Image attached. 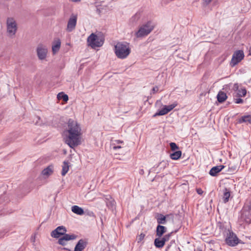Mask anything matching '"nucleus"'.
Here are the masks:
<instances>
[{
  "instance_id": "obj_1",
  "label": "nucleus",
  "mask_w": 251,
  "mask_h": 251,
  "mask_svg": "<svg viewBox=\"0 0 251 251\" xmlns=\"http://www.w3.org/2000/svg\"><path fill=\"white\" fill-rule=\"evenodd\" d=\"M81 129L76 121L70 119L67 122V127L63 132L65 143L71 148L80 144V136Z\"/></svg>"
},
{
  "instance_id": "obj_2",
  "label": "nucleus",
  "mask_w": 251,
  "mask_h": 251,
  "mask_svg": "<svg viewBox=\"0 0 251 251\" xmlns=\"http://www.w3.org/2000/svg\"><path fill=\"white\" fill-rule=\"evenodd\" d=\"M115 53L118 58H126L130 53L129 44L126 42H118L115 46Z\"/></svg>"
},
{
  "instance_id": "obj_3",
  "label": "nucleus",
  "mask_w": 251,
  "mask_h": 251,
  "mask_svg": "<svg viewBox=\"0 0 251 251\" xmlns=\"http://www.w3.org/2000/svg\"><path fill=\"white\" fill-rule=\"evenodd\" d=\"M88 45L92 49L101 47L104 41V38L102 35L98 36L94 33H91L87 38Z\"/></svg>"
},
{
  "instance_id": "obj_4",
  "label": "nucleus",
  "mask_w": 251,
  "mask_h": 251,
  "mask_svg": "<svg viewBox=\"0 0 251 251\" xmlns=\"http://www.w3.org/2000/svg\"><path fill=\"white\" fill-rule=\"evenodd\" d=\"M153 27L151 22H148L139 28V30L135 33V35L137 38L147 36L153 30Z\"/></svg>"
},
{
  "instance_id": "obj_5",
  "label": "nucleus",
  "mask_w": 251,
  "mask_h": 251,
  "mask_svg": "<svg viewBox=\"0 0 251 251\" xmlns=\"http://www.w3.org/2000/svg\"><path fill=\"white\" fill-rule=\"evenodd\" d=\"M241 218L247 223H251V202L245 204L242 210Z\"/></svg>"
},
{
  "instance_id": "obj_6",
  "label": "nucleus",
  "mask_w": 251,
  "mask_h": 251,
  "mask_svg": "<svg viewBox=\"0 0 251 251\" xmlns=\"http://www.w3.org/2000/svg\"><path fill=\"white\" fill-rule=\"evenodd\" d=\"M17 24L12 18H8L7 19V31L10 36L14 35L17 31Z\"/></svg>"
},
{
  "instance_id": "obj_7",
  "label": "nucleus",
  "mask_w": 251,
  "mask_h": 251,
  "mask_svg": "<svg viewBox=\"0 0 251 251\" xmlns=\"http://www.w3.org/2000/svg\"><path fill=\"white\" fill-rule=\"evenodd\" d=\"M176 106V104H172L169 105H165L161 110L153 115V117H155L157 116L164 115L171 111Z\"/></svg>"
},
{
  "instance_id": "obj_8",
  "label": "nucleus",
  "mask_w": 251,
  "mask_h": 251,
  "mask_svg": "<svg viewBox=\"0 0 251 251\" xmlns=\"http://www.w3.org/2000/svg\"><path fill=\"white\" fill-rule=\"evenodd\" d=\"M226 243L230 246H235V234L232 231L228 230L226 233Z\"/></svg>"
},
{
  "instance_id": "obj_9",
  "label": "nucleus",
  "mask_w": 251,
  "mask_h": 251,
  "mask_svg": "<svg viewBox=\"0 0 251 251\" xmlns=\"http://www.w3.org/2000/svg\"><path fill=\"white\" fill-rule=\"evenodd\" d=\"M62 236L58 240V243L62 246H65L66 245V241L75 240L77 237V236L75 234L70 235L65 233L62 235Z\"/></svg>"
},
{
  "instance_id": "obj_10",
  "label": "nucleus",
  "mask_w": 251,
  "mask_h": 251,
  "mask_svg": "<svg viewBox=\"0 0 251 251\" xmlns=\"http://www.w3.org/2000/svg\"><path fill=\"white\" fill-rule=\"evenodd\" d=\"M67 229L63 226H59L51 232V236L55 238H58L64 233H66Z\"/></svg>"
},
{
  "instance_id": "obj_11",
  "label": "nucleus",
  "mask_w": 251,
  "mask_h": 251,
  "mask_svg": "<svg viewBox=\"0 0 251 251\" xmlns=\"http://www.w3.org/2000/svg\"><path fill=\"white\" fill-rule=\"evenodd\" d=\"M77 21V16L76 15H72L67 24V30L68 32L72 31L75 27Z\"/></svg>"
},
{
  "instance_id": "obj_12",
  "label": "nucleus",
  "mask_w": 251,
  "mask_h": 251,
  "mask_svg": "<svg viewBox=\"0 0 251 251\" xmlns=\"http://www.w3.org/2000/svg\"><path fill=\"white\" fill-rule=\"evenodd\" d=\"M47 49L42 45H39L37 48V53L39 59L43 60L47 56Z\"/></svg>"
},
{
  "instance_id": "obj_13",
  "label": "nucleus",
  "mask_w": 251,
  "mask_h": 251,
  "mask_svg": "<svg viewBox=\"0 0 251 251\" xmlns=\"http://www.w3.org/2000/svg\"><path fill=\"white\" fill-rule=\"evenodd\" d=\"M88 245V242L86 239H80L76 243L74 251H82Z\"/></svg>"
},
{
  "instance_id": "obj_14",
  "label": "nucleus",
  "mask_w": 251,
  "mask_h": 251,
  "mask_svg": "<svg viewBox=\"0 0 251 251\" xmlns=\"http://www.w3.org/2000/svg\"><path fill=\"white\" fill-rule=\"evenodd\" d=\"M225 166L219 165L212 167L209 171V175L211 176H215L221 172L224 168Z\"/></svg>"
},
{
  "instance_id": "obj_15",
  "label": "nucleus",
  "mask_w": 251,
  "mask_h": 251,
  "mask_svg": "<svg viewBox=\"0 0 251 251\" xmlns=\"http://www.w3.org/2000/svg\"><path fill=\"white\" fill-rule=\"evenodd\" d=\"M167 231V228L161 225H158L156 228V235L161 237Z\"/></svg>"
},
{
  "instance_id": "obj_16",
  "label": "nucleus",
  "mask_w": 251,
  "mask_h": 251,
  "mask_svg": "<svg viewBox=\"0 0 251 251\" xmlns=\"http://www.w3.org/2000/svg\"><path fill=\"white\" fill-rule=\"evenodd\" d=\"M155 218L157 220L158 225L165 224L167 222L166 216H164L162 214L156 213Z\"/></svg>"
},
{
  "instance_id": "obj_17",
  "label": "nucleus",
  "mask_w": 251,
  "mask_h": 251,
  "mask_svg": "<svg viewBox=\"0 0 251 251\" xmlns=\"http://www.w3.org/2000/svg\"><path fill=\"white\" fill-rule=\"evenodd\" d=\"M231 192L229 189L225 188L223 190V200L224 203H226L230 197Z\"/></svg>"
},
{
  "instance_id": "obj_18",
  "label": "nucleus",
  "mask_w": 251,
  "mask_h": 251,
  "mask_svg": "<svg viewBox=\"0 0 251 251\" xmlns=\"http://www.w3.org/2000/svg\"><path fill=\"white\" fill-rule=\"evenodd\" d=\"M227 98L226 93L224 92L220 91L217 96V101L219 103H223Z\"/></svg>"
},
{
  "instance_id": "obj_19",
  "label": "nucleus",
  "mask_w": 251,
  "mask_h": 251,
  "mask_svg": "<svg viewBox=\"0 0 251 251\" xmlns=\"http://www.w3.org/2000/svg\"><path fill=\"white\" fill-rule=\"evenodd\" d=\"M53 166L52 165H49L46 168L44 169L42 172V174L43 176H49L51 175L53 173Z\"/></svg>"
},
{
  "instance_id": "obj_20",
  "label": "nucleus",
  "mask_w": 251,
  "mask_h": 251,
  "mask_svg": "<svg viewBox=\"0 0 251 251\" xmlns=\"http://www.w3.org/2000/svg\"><path fill=\"white\" fill-rule=\"evenodd\" d=\"M60 45L61 41L59 39H58L53 42V45L52 46V50L53 54H55L59 50L60 48Z\"/></svg>"
},
{
  "instance_id": "obj_21",
  "label": "nucleus",
  "mask_w": 251,
  "mask_h": 251,
  "mask_svg": "<svg viewBox=\"0 0 251 251\" xmlns=\"http://www.w3.org/2000/svg\"><path fill=\"white\" fill-rule=\"evenodd\" d=\"M72 211L74 213L79 215H82L84 213L83 209L77 205L73 206L72 207Z\"/></svg>"
},
{
  "instance_id": "obj_22",
  "label": "nucleus",
  "mask_w": 251,
  "mask_h": 251,
  "mask_svg": "<svg viewBox=\"0 0 251 251\" xmlns=\"http://www.w3.org/2000/svg\"><path fill=\"white\" fill-rule=\"evenodd\" d=\"M181 155L182 151H176L171 153L170 156L173 160H177L181 157Z\"/></svg>"
},
{
  "instance_id": "obj_23",
  "label": "nucleus",
  "mask_w": 251,
  "mask_h": 251,
  "mask_svg": "<svg viewBox=\"0 0 251 251\" xmlns=\"http://www.w3.org/2000/svg\"><path fill=\"white\" fill-rule=\"evenodd\" d=\"M154 245L157 248H162L165 245L164 242L163 241L162 238L160 237L155 238L154 241Z\"/></svg>"
},
{
  "instance_id": "obj_24",
  "label": "nucleus",
  "mask_w": 251,
  "mask_h": 251,
  "mask_svg": "<svg viewBox=\"0 0 251 251\" xmlns=\"http://www.w3.org/2000/svg\"><path fill=\"white\" fill-rule=\"evenodd\" d=\"M69 168V162L68 161H64L62 165V170L61 172V175L64 176L68 172Z\"/></svg>"
},
{
  "instance_id": "obj_25",
  "label": "nucleus",
  "mask_w": 251,
  "mask_h": 251,
  "mask_svg": "<svg viewBox=\"0 0 251 251\" xmlns=\"http://www.w3.org/2000/svg\"><path fill=\"white\" fill-rule=\"evenodd\" d=\"M238 122L239 123H245L251 124V116L247 115L243 116L239 119Z\"/></svg>"
},
{
  "instance_id": "obj_26",
  "label": "nucleus",
  "mask_w": 251,
  "mask_h": 251,
  "mask_svg": "<svg viewBox=\"0 0 251 251\" xmlns=\"http://www.w3.org/2000/svg\"><path fill=\"white\" fill-rule=\"evenodd\" d=\"M244 57V54L242 50L236 51V64L240 62Z\"/></svg>"
},
{
  "instance_id": "obj_27",
  "label": "nucleus",
  "mask_w": 251,
  "mask_h": 251,
  "mask_svg": "<svg viewBox=\"0 0 251 251\" xmlns=\"http://www.w3.org/2000/svg\"><path fill=\"white\" fill-rule=\"evenodd\" d=\"M58 100H62L64 101L67 102L69 100L68 96L63 92L59 93L57 95Z\"/></svg>"
},
{
  "instance_id": "obj_28",
  "label": "nucleus",
  "mask_w": 251,
  "mask_h": 251,
  "mask_svg": "<svg viewBox=\"0 0 251 251\" xmlns=\"http://www.w3.org/2000/svg\"><path fill=\"white\" fill-rule=\"evenodd\" d=\"M247 94L246 88H241L237 90V95L239 97H245Z\"/></svg>"
},
{
  "instance_id": "obj_29",
  "label": "nucleus",
  "mask_w": 251,
  "mask_h": 251,
  "mask_svg": "<svg viewBox=\"0 0 251 251\" xmlns=\"http://www.w3.org/2000/svg\"><path fill=\"white\" fill-rule=\"evenodd\" d=\"M170 147L172 151H176L179 149V147L176 145V143L171 142L170 143Z\"/></svg>"
},
{
  "instance_id": "obj_30",
  "label": "nucleus",
  "mask_w": 251,
  "mask_h": 251,
  "mask_svg": "<svg viewBox=\"0 0 251 251\" xmlns=\"http://www.w3.org/2000/svg\"><path fill=\"white\" fill-rule=\"evenodd\" d=\"M172 233L173 232L169 234H166L162 238H161L165 244L166 242L170 240V238L172 235Z\"/></svg>"
},
{
  "instance_id": "obj_31",
  "label": "nucleus",
  "mask_w": 251,
  "mask_h": 251,
  "mask_svg": "<svg viewBox=\"0 0 251 251\" xmlns=\"http://www.w3.org/2000/svg\"><path fill=\"white\" fill-rule=\"evenodd\" d=\"M230 64L232 67H234L235 66V51H234L233 53L231 61L230 62Z\"/></svg>"
},
{
  "instance_id": "obj_32",
  "label": "nucleus",
  "mask_w": 251,
  "mask_h": 251,
  "mask_svg": "<svg viewBox=\"0 0 251 251\" xmlns=\"http://www.w3.org/2000/svg\"><path fill=\"white\" fill-rule=\"evenodd\" d=\"M145 234L144 233H141L137 237V240L138 243L141 242L144 238Z\"/></svg>"
},
{
  "instance_id": "obj_33",
  "label": "nucleus",
  "mask_w": 251,
  "mask_h": 251,
  "mask_svg": "<svg viewBox=\"0 0 251 251\" xmlns=\"http://www.w3.org/2000/svg\"><path fill=\"white\" fill-rule=\"evenodd\" d=\"M158 91V88L157 86H155L153 87L152 89V93L155 94L156 92H157Z\"/></svg>"
},
{
  "instance_id": "obj_34",
  "label": "nucleus",
  "mask_w": 251,
  "mask_h": 251,
  "mask_svg": "<svg viewBox=\"0 0 251 251\" xmlns=\"http://www.w3.org/2000/svg\"><path fill=\"white\" fill-rule=\"evenodd\" d=\"M243 101V100L241 98L236 99V103H242Z\"/></svg>"
},
{
  "instance_id": "obj_35",
  "label": "nucleus",
  "mask_w": 251,
  "mask_h": 251,
  "mask_svg": "<svg viewBox=\"0 0 251 251\" xmlns=\"http://www.w3.org/2000/svg\"><path fill=\"white\" fill-rule=\"evenodd\" d=\"M197 192L199 195H201L203 193V191L201 188L197 189Z\"/></svg>"
},
{
  "instance_id": "obj_36",
  "label": "nucleus",
  "mask_w": 251,
  "mask_h": 251,
  "mask_svg": "<svg viewBox=\"0 0 251 251\" xmlns=\"http://www.w3.org/2000/svg\"><path fill=\"white\" fill-rule=\"evenodd\" d=\"M212 0H203L206 5L208 4Z\"/></svg>"
},
{
  "instance_id": "obj_37",
  "label": "nucleus",
  "mask_w": 251,
  "mask_h": 251,
  "mask_svg": "<svg viewBox=\"0 0 251 251\" xmlns=\"http://www.w3.org/2000/svg\"><path fill=\"white\" fill-rule=\"evenodd\" d=\"M167 164H168L165 161H162L159 163V165H162L164 167H165Z\"/></svg>"
},
{
  "instance_id": "obj_38",
  "label": "nucleus",
  "mask_w": 251,
  "mask_h": 251,
  "mask_svg": "<svg viewBox=\"0 0 251 251\" xmlns=\"http://www.w3.org/2000/svg\"><path fill=\"white\" fill-rule=\"evenodd\" d=\"M88 215L90 216H91V217H95V214L94 213V212H90L88 214Z\"/></svg>"
},
{
  "instance_id": "obj_39",
  "label": "nucleus",
  "mask_w": 251,
  "mask_h": 251,
  "mask_svg": "<svg viewBox=\"0 0 251 251\" xmlns=\"http://www.w3.org/2000/svg\"><path fill=\"white\" fill-rule=\"evenodd\" d=\"M122 147L121 146H114L113 147V149L114 150H116L117 149H121Z\"/></svg>"
},
{
  "instance_id": "obj_40",
  "label": "nucleus",
  "mask_w": 251,
  "mask_h": 251,
  "mask_svg": "<svg viewBox=\"0 0 251 251\" xmlns=\"http://www.w3.org/2000/svg\"><path fill=\"white\" fill-rule=\"evenodd\" d=\"M117 144L122 143H123V141L120 140H117L115 141Z\"/></svg>"
},
{
  "instance_id": "obj_41",
  "label": "nucleus",
  "mask_w": 251,
  "mask_h": 251,
  "mask_svg": "<svg viewBox=\"0 0 251 251\" xmlns=\"http://www.w3.org/2000/svg\"><path fill=\"white\" fill-rule=\"evenodd\" d=\"M236 245H237L238 243H240V242H239V239H238V238H237V237H236Z\"/></svg>"
},
{
  "instance_id": "obj_42",
  "label": "nucleus",
  "mask_w": 251,
  "mask_h": 251,
  "mask_svg": "<svg viewBox=\"0 0 251 251\" xmlns=\"http://www.w3.org/2000/svg\"><path fill=\"white\" fill-rule=\"evenodd\" d=\"M73 2H77L80 1V0H71Z\"/></svg>"
},
{
  "instance_id": "obj_43",
  "label": "nucleus",
  "mask_w": 251,
  "mask_h": 251,
  "mask_svg": "<svg viewBox=\"0 0 251 251\" xmlns=\"http://www.w3.org/2000/svg\"><path fill=\"white\" fill-rule=\"evenodd\" d=\"M31 240H32V242H34V241H35V237H34V238H33V239H32H32H31Z\"/></svg>"
},
{
  "instance_id": "obj_44",
  "label": "nucleus",
  "mask_w": 251,
  "mask_h": 251,
  "mask_svg": "<svg viewBox=\"0 0 251 251\" xmlns=\"http://www.w3.org/2000/svg\"><path fill=\"white\" fill-rule=\"evenodd\" d=\"M250 55H251V49L250 50Z\"/></svg>"
},
{
  "instance_id": "obj_45",
  "label": "nucleus",
  "mask_w": 251,
  "mask_h": 251,
  "mask_svg": "<svg viewBox=\"0 0 251 251\" xmlns=\"http://www.w3.org/2000/svg\"><path fill=\"white\" fill-rule=\"evenodd\" d=\"M38 118L39 120L40 119V118L39 117H38Z\"/></svg>"
},
{
  "instance_id": "obj_46",
  "label": "nucleus",
  "mask_w": 251,
  "mask_h": 251,
  "mask_svg": "<svg viewBox=\"0 0 251 251\" xmlns=\"http://www.w3.org/2000/svg\"><path fill=\"white\" fill-rule=\"evenodd\" d=\"M170 246H168L167 248H170Z\"/></svg>"
}]
</instances>
